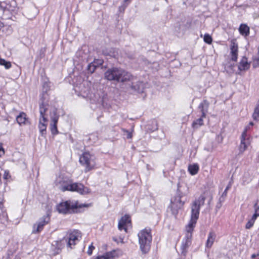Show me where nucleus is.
<instances>
[{
  "instance_id": "1",
  "label": "nucleus",
  "mask_w": 259,
  "mask_h": 259,
  "mask_svg": "<svg viewBox=\"0 0 259 259\" xmlns=\"http://www.w3.org/2000/svg\"><path fill=\"white\" fill-rule=\"evenodd\" d=\"M205 199V193H203L198 199L194 200L191 205V219L186 227L185 238L181 247V253L184 255H186L187 249L191 244L192 233L199 218L200 207L204 205Z\"/></svg>"
},
{
  "instance_id": "2",
  "label": "nucleus",
  "mask_w": 259,
  "mask_h": 259,
  "mask_svg": "<svg viewBox=\"0 0 259 259\" xmlns=\"http://www.w3.org/2000/svg\"><path fill=\"white\" fill-rule=\"evenodd\" d=\"M105 78L108 80L123 82L132 80L133 76L121 68L113 67L105 72Z\"/></svg>"
},
{
  "instance_id": "3",
  "label": "nucleus",
  "mask_w": 259,
  "mask_h": 259,
  "mask_svg": "<svg viewBox=\"0 0 259 259\" xmlns=\"http://www.w3.org/2000/svg\"><path fill=\"white\" fill-rule=\"evenodd\" d=\"M138 237L141 251L144 253L148 252L150 250L152 240L150 230L145 229L141 231L138 234Z\"/></svg>"
},
{
  "instance_id": "4",
  "label": "nucleus",
  "mask_w": 259,
  "mask_h": 259,
  "mask_svg": "<svg viewBox=\"0 0 259 259\" xmlns=\"http://www.w3.org/2000/svg\"><path fill=\"white\" fill-rule=\"evenodd\" d=\"M91 206V203L78 205V203L77 201L73 202H71L70 201H66L64 202L60 203L57 206V210L59 212V213L66 214L68 213H70L71 212L73 211L74 209L77 208L78 207H88Z\"/></svg>"
},
{
  "instance_id": "5",
  "label": "nucleus",
  "mask_w": 259,
  "mask_h": 259,
  "mask_svg": "<svg viewBox=\"0 0 259 259\" xmlns=\"http://www.w3.org/2000/svg\"><path fill=\"white\" fill-rule=\"evenodd\" d=\"M79 162L81 165L85 166V172L92 169L95 165L94 156L88 152L82 154L79 157Z\"/></svg>"
},
{
  "instance_id": "6",
  "label": "nucleus",
  "mask_w": 259,
  "mask_h": 259,
  "mask_svg": "<svg viewBox=\"0 0 259 259\" xmlns=\"http://www.w3.org/2000/svg\"><path fill=\"white\" fill-rule=\"evenodd\" d=\"M81 236L80 231L74 230L65 236V239L64 240V241L67 242V247L72 249L73 246L76 244V242L79 241L81 238Z\"/></svg>"
},
{
  "instance_id": "7",
  "label": "nucleus",
  "mask_w": 259,
  "mask_h": 259,
  "mask_svg": "<svg viewBox=\"0 0 259 259\" xmlns=\"http://www.w3.org/2000/svg\"><path fill=\"white\" fill-rule=\"evenodd\" d=\"M50 220V219L48 215L44 216L39 221L33 225L32 233H39L43 229L44 226L49 223Z\"/></svg>"
},
{
  "instance_id": "8",
  "label": "nucleus",
  "mask_w": 259,
  "mask_h": 259,
  "mask_svg": "<svg viewBox=\"0 0 259 259\" xmlns=\"http://www.w3.org/2000/svg\"><path fill=\"white\" fill-rule=\"evenodd\" d=\"M69 191H76L81 195H85L90 193V189L83 185L79 183H72Z\"/></svg>"
},
{
  "instance_id": "9",
  "label": "nucleus",
  "mask_w": 259,
  "mask_h": 259,
  "mask_svg": "<svg viewBox=\"0 0 259 259\" xmlns=\"http://www.w3.org/2000/svg\"><path fill=\"white\" fill-rule=\"evenodd\" d=\"M72 183V180L65 178L57 181L56 185L63 192L66 191H69L70 187L71 186Z\"/></svg>"
},
{
  "instance_id": "10",
  "label": "nucleus",
  "mask_w": 259,
  "mask_h": 259,
  "mask_svg": "<svg viewBox=\"0 0 259 259\" xmlns=\"http://www.w3.org/2000/svg\"><path fill=\"white\" fill-rule=\"evenodd\" d=\"M247 127H246L241 135V143L239 146V151L241 153L246 149L250 144L249 139L247 138Z\"/></svg>"
},
{
  "instance_id": "11",
  "label": "nucleus",
  "mask_w": 259,
  "mask_h": 259,
  "mask_svg": "<svg viewBox=\"0 0 259 259\" xmlns=\"http://www.w3.org/2000/svg\"><path fill=\"white\" fill-rule=\"evenodd\" d=\"M47 96V94H44L42 98H41V103L39 105V112L40 114V118H42V120L44 122L47 121V118L45 117L46 112L48 110V104L47 103H45L44 101V99L46 98Z\"/></svg>"
},
{
  "instance_id": "12",
  "label": "nucleus",
  "mask_w": 259,
  "mask_h": 259,
  "mask_svg": "<svg viewBox=\"0 0 259 259\" xmlns=\"http://www.w3.org/2000/svg\"><path fill=\"white\" fill-rule=\"evenodd\" d=\"M184 204V202L181 200V196L180 194H178L171 199V207L173 209H180Z\"/></svg>"
},
{
  "instance_id": "13",
  "label": "nucleus",
  "mask_w": 259,
  "mask_h": 259,
  "mask_svg": "<svg viewBox=\"0 0 259 259\" xmlns=\"http://www.w3.org/2000/svg\"><path fill=\"white\" fill-rule=\"evenodd\" d=\"M135 79H136L133 76V79L131 80V81H132V84L131 86V89L133 91L137 92L139 93H142L143 92V90L144 88L143 82L139 81H134V80Z\"/></svg>"
},
{
  "instance_id": "14",
  "label": "nucleus",
  "mask_w": 259,
  "mask_h": 259,
  "mask_svg": "<svg viewBox=\"0 0 259 259\" xmlns=\"http://www.w3.org/2000/svg\"><path fill=\"white\" fill-rule=\"evenodd\" d=\"M130 223V217L128 215H125L122 217L118 223V227L119 230H121L122 229H124V231L126 232L127 228H126V225Z\"/></svg>"
},
{
  "instance_id": "15",
  "label": "nucleus",
  "mask_w": 259,
  "mask_h": 259,
  "mask_svg": "<svg viewBox=\"0 0 259 259\" xmlns=\"http://www.w3.org/2000/svg\"><path fill=\"white\" fill-rule=\"evenodd\" d=\"M250 63H248L246 57H243L238 64V70L240 71H246L249 68Z\"/></svg>"
},
{
  "instance_id": "16",
  "label": "nucleus",
  "mask_w": 259,
  "mask_h": 259,
  "mask_svg": "<svg viewBox=\"0 0 259 259\" xmlns=\"http://www.w3.org/2000/svg\"><path fill=\"white\" fill-rule=\"evenodd\" d=\"M216 238V234L213 231H210L208 235V238L206 242V247L210 248L211 247Z\"/></svg>"
},
{
  "instance_id": "17",
  "label": "nucleus",
  "mask_w": 259,
  "mask_h": 259,
  "mask_svg": "<svg viewBox=\"0 0 259 259\" xmlns=\"http://www.w3.org/2000/svg\"><path fill=\"white\" fill-rule=\"evenodd\" d=\"M238 46L234 42H232L231 45V59L234 61H236L237 59Z\"/></svg>"
},
{
  "instance_id": "18",
  "label": "nucleus",
  "mask_w": 259,
  "mask_h": 259,
  "mask_svg": "<svg viewBox=\"0 0 259 259\" xmlns=\"http://www.w3.org/2000/svg\"><path fill=\"white\" fill-rule=\"evenodd\" d=\"M209 107V103L206 100H203V101L200 103L199 106V109H200L202 113V117H205L206 113L207 112L208 108Z\"/></svg>"
},
{
  "instance_id": "19",
  "label": "nucleus",
  "mask_w": 259,
  "mask_h": 259,
  "mask_svg": "<svg viewBox=\"0 0 259 259\" xmlns=\"http://www.w3.org/2000/svg\"><path fill=\"white\" fill-rule=\"evenodd\" d=\"M58 120V117L55 116L52 118L51 123V131L53 135H57L58 133L57 130V124Z\"/></svg>"
},
{
  "instance_id": "20",
  "label": "nucleus",
  "mask_w": 259,
  "mask_h": 259,
  "mask_svg": "<svg viewBox=\"0 0 259 259\" xmlns=\"http://www.w3.org/2000/svg\"><path fill=\"white\" fill-rule=\"evenodd\" d=\"M65 239V237H63L60 241H54V243H52V245L55 246L56 248L57 249V251H56L57 253H59L58 251L61 250L65 244L67 245V242L64 241V240Z\"/></svg>"
},
{
  "instance_id": "21",
  "label": "nucleus",
  "mask_w": 259,
  "mask_h": 259,
  "mask_svg": "<svg viewBox=\"0 0 259 259\" xmlns=\"http://www.w3.org/2000/svg\"><path fill=\"white\" fill-rule=\"evenodd\" d=\"M16 120L17 122L20 125H21L22 124H26L28 119L26 118V114L24 112H22L17 116Z\"/></svg>"
},
{
  "instance_id": "22",
  "label": "nucleus",
  "mask_w": 259,
  "mask_h": 259,
  "mask_svg": "<svg viewBox=\"0 0 259 259\" xmlns=\"http://www.w3.org/2000/svg\"><path fill=\"white\" fill-rule=\"evenodd\" d=\"M239 30L240 34L242 35L247 36L249 33V28L246 24H241Z\"/></svg>"
},
{
  "instance_id": "23",
  "label": "nucleus",
  "mask_w": 259,
  "mask_h": 259,
  "mask_svg": "<svg viewBox=\"0 0 259 259\" xmlns=\"http://www.w3.org/2000/svg\"><path fill=\"white\" fill-rule=\"evenodd\" d=\"M252 65L253 68L259 66V48L257 49V53L252 57Z\"/></svg>"
},
{
  "instance_id": "24",
  "label": "nucleus",
  "mask_w": 259,
  "mask_h": 259,
  "mask_svg": "<svg viewBox=\"0 0 259 259\" xmlns=\"http://www.w3.org/2000/svg\"><path fill=\"white\" fill-rule=\"evenodd\" d=\"M199 170V166L197 164L189 165L188 170L192 175H195L197 174Z\"/></svg>"
},
{
  "instance_id": "25",
  "label": "nucleus",
  "mask_w": 259,
  "mask_h": 259,
  "mask_svg": "<svg viewBox=\"0 0 259 259\" xmlns=\"http://www.w3.org/2000/svg\"><path fill=\"white\" fill-rule=\"evenodd\" d=\"M45 122H44L42 120V118H40L39 119V128L40 133L41 135H44L46 133V128L47 125L45 123Z\"/></svg>"
},
{
  "instance_id": "26",
  "label": "nucleus",
  "mask_w": 259,
  "mask_h": 259,
  "mask_svg": "<svg viewBox=\"0 0 259 259\" xmlns=\"http://www.w3.org/2000/svg\"><path fill=\"white\" fill-rule=\"evenodd\" d=\"M202 116L199 119L194 121L192 123V127L194 128H197L203 124V120Z\"/></svg>"
},
{
  "instance_id": "27",
  "label": "nucleus",
  "mask_w": 259,
  "mask_h": 259,
  "mask_svg": "<svg viewBox=\"0 0 259 259\" xmlns=\"http://www.w3.org/2000/svg\"><path fill=\"white\" fill-rule=\"evenodd\" d=\"M106 259H113L115 257L117 256L116 250H113L111 251L107 252L105 253Z\"/></svg>"
},
{
  "instance_id": "28",
  "label": "nucleus",
  "mask_w": 259,
  "mask_h": 259,
  "mask_svg": "<svg viewBox=\"0 0 259 259\" xmlns=\"http://www.w3.org/2000/svg\"><path fill=\"white\" fill-rule=\"evenodd\" d=\"M256 220L254 217L252 216L251 218L248 220L245 225V228L246 229H250L254 225V223Z\"/></svg>"
},
{
  "instance_id": "29",
  "label": "nucleus",
  "mask_w": 259,
  "mask_h": 259,
  "mask_svg": "<svg viewBox=\"0 0 259 259\" xmlns=\"http://www.w3.org/2000/svg\"><path fill=\"white\" fill-rule=\"evenodd\" d=\"M0 65L5 66L6 69H9L11 67V63L9 61H7L4 59L0 58Z\"/></svg>"
},
{
  "instance_id": "30",
  "label": "nucleus",
  "mask_w": 259,
  "mask_h": 259,
  "mask_svg": "<svg viewBox=\"0 0 259 259\" xmlns=\"http://www.w3.org/2000/svg\"><path fill=\"white\" fill-rule=\"evenodd\" d=\"M253 207L254 209V213L252 216L256 219L257 217H259V206L257 202L254 203Z\"/></svg>"
},
{
  "instance_id": "31",
  "label": "nucleus",
  "mask_w": 259,
  "mask_h": 259,
  "mask_svg": "<svg viewBox=\"0 0 259 259\" xmlns=\"http://www.w3.org/2000/svg\"><path fill=\"white\" fill-rule=\"evenodd\" d=\"M204 41L208 44H211L212 41L211 36L207 33L205 34L204 36Z\"/></svg>"
},
{
  "instance_id": "32",
  "label": "nucleus",
  "mask_w": 259,
  "mask_h": 259,
  "mask_svg": "<svg viewBox=\"0 0 259 259\" xmlns=\"http://www.w3.org/2000/svg\"><path fill=\"white\" fill-rule=\"evenodd\" d=\"M96 68L95 65L93 63H91L88 66V70L91 73H93L95 71Z\"/></svg>"
},
{
  "instance_id": "33",
  "label": "nucleus",
  "mask_w": 259,
  "mask_h": 259,
  "mask_svg": "<svg viewBox=\"0 0 259 259\" xmlns=\"http://www.w3.org/2000/svg\"><path fill=\"white\" fill-rule=\"evenodd\" d=\"M95 248L94 246H93V245H91L88 248V250L87 251V253L89 255H91L92 254V252L93 249Z\"/></svg>"
},
{
  "instance_id": "34",
  "label": "nucleus",
  "mask_w": 259,
  "mask_h": 259,
  "mask_svg": "<svg viewBox=\"0 0 259 259\" xmlns=\"http://www.w3.org/2000/svg\"><path fill=\"white\" fill-rule=\"evenodd\" d=\"M93 259H106L105 254L102 255H99Z\"/></svg>"
},
{
  "instance_id": "35",
  "label": "nucleus",
  "mask_w": 259,
  "mask_h": 259,
  "mask_svg": "<svg viewBox=\"0 0 259 259\" xmlns=\"http://www.w3.org/2000/svg\"><path fill=\"white\" fill-rule=\"evenodd\" d=\"M4 154V150L2 147V145L0 144V156Z\"/></svg>"
},
{
  "instance_id": "36",
  "label": "nucleus",
  "mask_w": 259,
  "mask_h": 259,
  "mask_svg": "<svg viewBox=\"0 0 259 259\" xmlns=\"http://www.w3.org/2000/svg\"><path fill=\"white\" fill-rule=\"evenodd\" d=\"M103 52L105 55L112 56V55L111 53V52H108L107 51H103Z\"/></svg>"
},
{
  "instance_id": "37",
  "label": "nucleus",
  "mask_w": 259,
  "mask_h": 259,
  "mask_svg": "<svg viewBox=\"0 0 259 259\" xmlns=\"http://www.w3.org/2000/svg\"><path fill=\"white\" fill-rule=\"evenodd\" d=\"M230 185H228V186L226 187V189L225 190L224 192H223V195H226L227 191V190L230 188Z\"/></svg>"
},
{
  "instance_id": "38",
  "label": "nucleus",
  "mask_w": 259,
  "mask_h": 259,
  "mask_svg": "<svg viewBox=\"0 0 259 259\" xmlns=\"http://www.w3.org/2000/svg\"><path fill=\"white\" fill-rule=\"evenodd\" d=\"M8 175H9L8 173H7L6 172H5V174L4 175V178L5 179H7Z\"/></svg>"
},
{
  "instance_id": "39",
  "label": "nucleus",
  "mask_w": 259,
  "mask_h": 259,
  "mask_svg": "<svg viewBox=\"0 0 259 259\" xmlns=\"http://www.w3.org/2000/svg\"><path fill=\"white\" fill-rule=\"evenodd\" d=\"M256 256V255L255 254H253L251 255V258H255Z\"/></svg>"
},
{
  "instance_id": "40",
  "label": "nucleus",
  "mask_w": 259,
  "mask_h": 259,
  "mask_svg": "<svg viewBox=\"0 0 259 259\" xmlns=\"http://www.w3.org/2000/svg\"><path fill=\"white\" fill-rule=\"evenodd\" d=\"M249 125L252 126L253 125V123L252 122H250L249 123Z\"/></svg>"
}]
</instances>
